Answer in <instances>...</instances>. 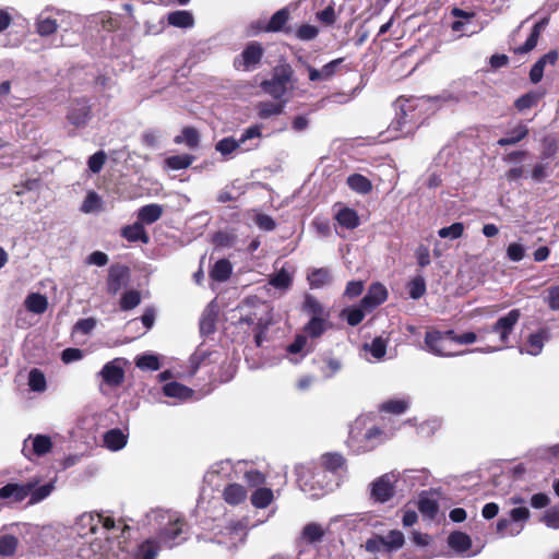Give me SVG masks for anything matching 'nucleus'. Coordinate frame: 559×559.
Masks as SVG:
<instances>
[{"instance_id":"1","label":"nucleus","mask_w":559,"mask_h":559,"mask_svg":"<svg viewBox=\"0 0 559 559\" xmlns=\"http://www.w3.org/2000/svg\"><path fill=\"white\" fill-rule=\"evenodd\" d=\"M320 466L302 468L301 472L298 473V483L302 490H312L316 488V485H318L320 489L324 488L323 483L319 479L323 476L324 472L336 475L340 472L347 471V460L338 452L323 453L320 457Z\"/></svg>"},{"instance_id":"2","label":"nucleus","mask_w":559,"mask_h":559,"mask_svg":"<svg viewBox=\"0 0 559 559\" xmlns=\"http://www.w3.org/2000/svg\"><path fill=\"white\" fill-rule=\"evenodd\" d=\"M521 316L522 313L520 309H512L506 316L500 317L492 326L479 329L478 333L480 337L488 333H496L499 335L501 345L497 348H492L491 350L507 347L509 344V337L512 334Z\"/></svg>"},{"instance_id":"3","label":"nucleus","mask_w":559,"mask_h":559,"mask_svg":"<svg viewBox=\"0 0 559 559\" xmlns=\"http://www.w3.org/2000/svg\"><path fill=\"white\" fill-rule=\"evenodd\" d=\"M264 56V48L259 41H250L242 52L235 57L234 68L238 71H252L259 67Z\"/></svg>"},{"instance_id":"4","label":"nucleus","mask_w":559,"mask_h":559,"mask_svg":"<svg viewBox=\"0 0 559 559\" xmlns=\"http://www.w3.org/2000/svg\"><path fill=\"white\" fill-rule=\"evenodd\" d=\"M261 129H262V126L254 124V126L247 128L242 132V134L240 135V138L238 140H236L233 136L223 138L222 140H219L216 143L215 148L217 152H219L224 156L229 155V154L234 153L236 150H238L239 147H241V145H245L247 143V141L257 139V138H261L262 136Z\"/></svg>"},{"instance_id":"5","label":"nucleus","mask_w":559,"mask_h":559,"mask_svg":"<svg viewBox=\"0 0 559 559\" xmlns=\"http://www.w3.org/2000/svg\"><path fill=\"white\" fill-rule=\"evenodd\" d=\"M187 522L182 518H176L170 520L165 527H163L157 534L158 545H163L167 548H173L179 545L185 538H181Z\"/></svg>"},{"instance_id":"6","label":"nucleus","mask_w":559,"mask_h":559,"mask_svg":"<svg viewBox=\"0 0 559 559\" xmlns=\"http://www.w3.org/2000/svg\"><path fill=\"white\" fill-rule=\"evenodd\" d=\"M124 360L122 358H115L104 365L99 371V376L105 384L110 388L120 386L124 381Z\"/></svg>"},{"instance_id":"7","label":"nucleus","mask_w":559,"mask_h":559,"mask_svg":"<svg viewBox=\"0 0 559 559\" xmlns=\"http://www.w3.org/2000/svg\"><path fill=\"white\" fill-rule=\"evenodd\" d=\"M130 276V269L120 263L111 264L106 281L107 293L116 295L127 283Z\"/></svg>"},{"instance_id":"8","label":"nucleus","mask_w":559,"mask_h":559,"mask_svg":"<svg viewBox=\"0 0 559 559\" xmlns=\"http://www.w3.org/2000/svg\"><path fill=\"white\" fill-rule=\"evenodd\" d=\"M449 336L445 332L438 330L428 331L425 335V345L430 353L437 356H453L454 353L448 348Z\"/></svg>"},{"instance_id":"9","label":"nucleus","mask_w":559,"mask_h":559,"mask_svg":"<svg viewBox=\"0 0 559 559\" xmlns=\"http://www.w3.org/2000/svg\"><path fill=\"white\" fill-rule=\"evenodd\" d=\"M388 289L379 282L372 283L369 286L367 294L361 298V307L368 312L376 309L388 299Z\"/></svg>"},{"instance_id":"10","label":"nucleus","mask_w":559,"mask_h":559,"mask_svg":"<svg viewBox=\"0 0 559 559\" xmlns=\"http://www.w3.org/2000/svg\"><path fill=\"white\" fill-rule=\"evenodd\" d=\"M395 487L389 475H382L372 483L371 498L380 503H384L393 498Z\"/></svg>"},{"instance_id":"11","label":"nucleus","mask_w":559,"mask_h":559,"mask_svg":"<svg viewBox=\"0 0 559 559\" xmlns=\"http://www.w3.org/2000/svg\"><path fill=\"white\" fill-rule=\"evenodd\" d=\"M33 487V483H9L0 488V499L10 500L12 502H21L29 496Z\"/></svg>"},{"instance_id":"12","label":"nucleus","mask_w":559,"mask_h":559,"mask_svg":"<svg viewBox=\"0 0 559 559\" xmlns=\"http://www.w3.org/2000/svg\"><path fill=\"white\" fill-rule=\"evenodd\" d=\"M92 108L86 99H78L70 108L67 119L75 127H84L91 119Z\"/></svg>"},{"instance_id":"13","label":"nucleus","mask_w":559,"mask_h":559,"mask_svg":"<svg viewBox=\"0 0 559 559\" xmlns=\"http://www.w3.org/2000/svg\"><path fill=\"white\" fill-rule=\"evenodd\" d=\"M559 53L557 50H550L542 56L530 70V80L532 83L537 84L544 76V70L546 64L555 66L558 61Z\"/></svg>"},{"instance_id":"14","label":"nucleus","mask_w":559,"mask_h":559,"mask_svg":"<svg viewBox=\"0 0 559 559\" xmlns=\"http://www.w3.org/2000/svg\"><path fill=\"white\" fill-rule=\"evenodd\" d=\"M548 22H549L548 17H544L539 22H537L533 26L531 34L527 37V39L525 40V43L519 47H515L513 49V52L515 55H524V53L532 51L537 46L540 33L547 26Z\"/></svg>"},{"instance_id":"15","label":"nucleus","mask_w":559,"mask_h":559,"mask_svg":"<svg viewBox=\"0 0 559 559\" xmlns=\"http://www.w3.org/2000/svg\"><path fill=\"white\" fill-rule=\"evenodd\" d=\"M289 20V11L284 8L276 11L270 19V21L261 26V31L266 33H276V32H285L288 33L290 31L289 27H286V24Z\"/></svg>"},{"instance_id":"16","label":"nucleus","mask_w":559,"mask_h":559,"mask_svg":"<svg viewBox=\"0 0 559 559\" xmlns=\"http://www.w3.org/2000/svg\"><path fill=\"white\" fill-rule=\"evenodd\" d=\"M121 236L130 242L141 241L145 245L150 242V236L146 233L143 224H141L139 221L132 225L122 227Z\"/></svg>"},{"instance_id":"17","label":"nucleus","mask_w":559,"mask_h":559,"mask_svg":"<svg viewBox=\"0 0 559 559\" xmlns=\"http://www.w3.org/2000/svg\"><path fill=\"white\" fill-rule=\"evenodd\" d=\"M223 499L229 506H238L246 501L247 490L240 484H228L223 490Z\"/></svg>"},{"instance_id":"18","label":"nucleus","mask_w":559,"mask_h":559,"mask_svg":"<svg viewBox=\"0 0 559 559\" xmlns=\"http://www.w3.org/2000/svg\"><path fill=\"white\" fill-rule=\"evenodd\" d=\"M334 218L346 229H355L360 225V218L357 211L347 206L341 207Z\"/></svg>"},{"instance_id":"19","label":"nucleus","mask_w":559,"mask_h":559,"mask_svg":"<svg viewBox=\"0 0 559 559\" xmlns=\"http://www.w3.org/2000/svg\"><path fill=\"white\" fill-rule=\"evenodd\" d=\"M550 337L548 329H540L536 333L530 334L527 338L526 353L533 356H537L542 353L544 343Z\"/></svg>"},{"instance_id":"20","label":"nucleus","mask_w":559,"mask_h":559,"mask_svg":"<svg viewBox=\"0 0 559 559\" xmlns=\"http://www.w3.org/2000/svg\"><path fill=\"white\" fill-rule=\"evenodd\" d=\"M286 100L273 102H259L255 105L257 115L260 119H269L273 116H278L284 112Z\"/></svg>"},{"instance_id":"21","label":"nucleus","mask_w":559,"mask_h":559,"mask_svg":"<svg viewBox=\"0 0 559 559\" xmlns=\"http://www.w3.org/2000/svg\"><path fill=\"white\" fill-rule=\"evenodd\" d=\"M163 393L168 397L178 399L180 401H186L192 397L193 390L188 388L187 385L173 381L168 382L163 386Z\"/></svg>"},{"instance_id":"22","label":"nucleus","mask_w":559,"mask_h":559,"mask_svg":"<svg viewBox=\"0 0 559 559\" xmlns=\"http://www.w3.org/2000/svg\"><path fill=\"white\" fill-rule=\"evenodd\" d=\"M417 507L419 512L430 520L436 519L439 512L438 501L430 498L427 491H423L419 495Z\"/></svg>"},{"instance_id":"23","label":"nucleus","mask_w":559,"mask_h":559,"mask_svg":"<svg viewBox=\"0 0 559 559\" xmlns=\"http://www.w3.org/2000/svg\"><path fill=\"white\" fill-rule=\"evenodd\" d=\"M528 128L524 123H519L515 128L507 132V136L501 138L497 141L499 146L514 145L524 140L528 135Z\"/></svg>"},{"instance_id":"24","label":"nucleus","mask_w":559,"mask_h":559,"mask_svg":"<svg viewBox=\"0 0 559 559\" xmlns=\"http://www.w3.org/2000/svg\"><path fill=\"white\" fill-rule=\"evenodd\" d=\"M160 546L156 539L147 538L142 542L133 554V559H156Z\"/></svg>"},{"instance_id":"25","label":"nucleus","mask_w":559,"mask_h":559,"mask_svg":"<svg viewBox=\"0 0 559 559\" xmlns=\"http://www.w3.org/2000/svg\"><path fill=\"white\" fill-rule=\"evenodd\" d=\"M163 215V206L156 203L142 206L138 212V219L141 224L151 225L157 222Z\"/></svg>"},{"instance_id":"26","label":"nucleus","mask_w":559,"mask_h":559,"mask_svg":"<svg viewBox=\"0 0 559 559\" xmlns=\"http://www.w3.org/2000/svg\"><path fill=\"white\" fill-rule=\"evenodd\" d=\"M307 280L311 289H319L329 284L332 280L330 270L328 267L312 269Z\"/></svg>"},{"instance_id":"27","label":"nucleus","mask_w":559,"mask_h":559,"mask_svg":"<svg viewBox=\"0 0 559 559\" xmlns=\"http://www.w3.org/2000/svg\"><path fill=\"white\" fill-rule=\"evenodd\" d=\"M104 443L109 450L118 451L127 444V436L119 428H114L104 435Z\"/></svg>"},{"instance_id":"28","label":"nucleus","mask_w":559,"mask_h":559,"mask_svg":"<svg viewBox=\"0 0 559 559\" xmlns=\"http://www.w3.org/2000/svg\"><path fill=\"white\" fill-rule=\"evenodd\" d=\"M301 310L305 313L311 316V318L312 317H317V318L329 317V313H326L324 311L322 304L313 295H310V294L305 295Z\"/></svg>"},{"instance_id":"29","label":"nucleus","mask_w":559,"mask_h":559,"mask_svg":"<svg viewBox=\"0 0 559 559\" xmlns=\"http://www.w3.org/2000/svg\"><path fill=\"white\" fill-rule=\"evenodd\" d=\"M231 272V263L226 259H221L213 265L212 270L210 271V276L213 281L222 283L230 277Z\"/></svg>"},{"instance_id":"30","label":"nucleus","mask_w":559,"mask_h":559,"mask_svg":"<svg viewBox=\"0 0 559 559\" xmlns=\"http://www.w3.org/2000/svg\"><path fill=\"white\" fill-rule=\"evenodd\" d=\"M450 548L459 552H465L472 547L471 537L464 532H453L448 537Z\"/></svg>"},{"instance_id":"31","label":"nucleus","mask_w":559,"mask_h":559,"mask_svg":"<svg viewBox=\"0 0 559 559\" xmlns=\"http://www.w3.org/2000/svg\"><path fill=\"white\" fill-rule=\"evenodd\" d=\"M347 186L359 194H368L372 190V182L360 174H353L347 177Z\"/></svg>"},{"instance_id":"32","label":"nucleus","mask_w":559,"mask_h":559,"mask_svg":"<svg viewBox=\"0 0 559 559\" xmlns=\"http://www.w3.org/2000/svg\"><path fill=\"white\" fill-rule=\"evenodd\" d=\"M176 144L185 143L189 148H195L200 144V133L194 127H185L181 134L175 136Z\"/></svg>"},{"instance_id":"33","label":"nucleus","mask_w":559,"mask_h":559,"mask_svg":"<svg viewBox=\"0 0 559 559\" xmlns=\"http://www.w3.org/2000/svg\"><path fill=\"white\" fill-rule=\"evenodd\" d=\"M260 87L262 91L270 95L272 98L276 100H283L282 98L287 93L288 87L283 83L276 82L273 78L270 80H264L261 82Z\"/></svg>"},{"instance_id":"34","label":"nucleus","mask_w":559,"mask_h":559,"mask_svg":"<svg viewBox=\"0 0 559 559\" xmlns=\"http://www.w3.org/2000/svg\"><path fill=\"white\" fill-rule=\"evenodd\" d=\"M273 491L266 487L257 488L251 495V503L258 509L267 508L273 501Z\"/></svg>"},{"instance_id":"35","label":"nucleus","mask_w":559,"mask_h":559,"mask_svg":"<svg viewBox=\"0 0 559 559\" xmlns=\"http://www.w3.org/2000/svg\"><path fill=\"white\" fill-rule=\"evenodd\" d=\"M25 307L28 311L33 313L41 314L48 308V300L41 294L32 293L25 299Z\"/></svg>"},{"instance_id":"36","label":"nucleus","mask_w":559,"mask_h":559,"mask_svg":"<svg viewBox=\"0 0 559 559\" xmlns=\"http://www.w3.org/2000/svg\"><path fill=\"white\" fill-rule=\"evenodd\" d=\"M169 25L180 28L191 27L194 23L193 15L189 11H174L167 16Z\"/></svg>"},{"instance_id":"37","label":"nucleus","mask_w":559,"mask_h":559,"mask_svg":"<svg viewBox=\"0 0 559 559\" xmlns=\"http://www.w3.org/2000/svg\"><path fill=\"white\" fill-rule=\"evenodd\" d=\"M323 536L324 530L318 523H309L301 531V538L308 544L321 542Z\"/></svg>"},{"instance_id":"38","label":"nucleus","mask_w":559,"mask_h":559,"mask_svg":"<svg viewBox=\"0 0 559 559\" xmlns=\"http://www.w3.org/2000/svg\"><path fill=\"white\" fill-rule=\"evenodd\" d=\"M542 96L543 95L538 92H534V91L527 92L515 99L514 107L519 111H524V110L531 109V108L537 106Z\"/></svg>"},{"instance_id":"39","label":"nucleus","mask_w":559,"mask_h":559,"mask_svg":"<svg viewBox=\"0 0 559 559\" xmlns=\"http://www.w3.org/2000/svg\"><path fill=\"white\" fill-rule=\"evenodd\" d=\"M326 319H328V317H324V318L312 317L308 321V323L305 325L304 331L311 338L320 337L326 330Z\"/></svg>"},{"instance_id":"40","label":"nucleus","mask_w":559,"mask_h":559,"mask_svg":"<svg viewBox=\"0 0 559 559\" xmlns=\"http://www.w3.org/2000/svg\"><path fill=\"white\" fill-rule=\"evenodd\" d=\"M269 284L277 289L286 290L292 286L293 277L285 269H282L270 276Z\"/></svg>"},{"instance_id":"41","label":"nucleus","mask_w":559,"mask_h":559,"mask_svg":"<svg viewBox=\"0 0 559 559\" xmlns=\"http://www.w3.org/2000/svg\"><path fill=\"white\" fill-rule=\"evenodd\" d=\"M141 302V294L139 290L130 289L122 294L119 301L120 310L129 311L134 309Z\"/></svg>"},{"instance_id":"42","label":"nucleus","mask_w":559,"mask_h":559,"mask_svg":"<svg viewBox=\"0 0 559 559\" xmlns=\"http://www.w3.org/2000/svg\"><path fill=\"white\" fill-rule=\"evenodd\" d=\"M134 362L135 366L141 370L156 371L160 368L159 358L153 354L139 355Z\"/></svg>"},{"instance_id":"43","label":"nucleus","mask_w":559,"mask_h":559,"mask_svg":"<svg viewBox=\"0 0 559 559\" xmlns=\"http://www.w3.org/2000/svg\"><path fill=\"white\" fill-rule=\"evenodd\" d=\"M294 75V70L289 63H280L273 69V79L278 83H283L288 86L292 82Z\"/></svg>"},{"instance_id":"44","label":"nucleus","mask_w":559,"mask_h":559,"mask_svg":"<svg viewBox=\"0 0 559 559\" xmlns=\"http://www.w3.org/2000/svg\"><path fill=\"white\" fill-rule=\"evenodd\" d=\"M194 160V157L189 154L173 155L165 159L166 165L173 170H180L188 168Z\"/></svg>"},{"instance_id":"45","label":"nucleus","mask_w":559,"mask_h":559,"mask_svg":"<svg viewBox=\"0 0 559 559\" xmlns=\"http://www.w3.org/2000/svg\"><path fill=\"white\" fill-rule=\"evenodd\" d=\"M52 449V441L46 435H37L33 439V453L37 456H44Z\"/></svg>"},{"instance_id":"46","label":"nucleus","mask_w":559,"mask_h":559,"mask_svg":"<svg viewBox=\"0 0 559 559\" xmlns=\"http://www.w3.org/2000/svg\"><path fill=\"white\" fill-rule=\"evenodd\" d=\"M28 385L34 392H44L47 388L44 372L37 368L32 369L28 373Z\"/></svg>"},{"instance_id":"47","label":"nucleus","mask_w":559,"mask_h":559,"mask_svg":"<svg viewBox=\"0 0 559 559\" xmlns=\"http://www.w3.org/2000/svg\"><path fill=\"white\" fill-rule=\"evenodd\" d=\"M19 539L14 535H2L0 537V555L4 557L13 556L16 551Z\"/></svg>"},{"instance_id":"48","label":"nucleus","mask_w":559,"mask_h":559,"mask_svg":"<svg viewBox=\"0 0 559 559\" xmlns=\"http://www.w3.org/2000/svg\"><path fill=\"white\" fill-rule=\"evenodd\" d=\"M404 535L401 531L393 530L390 531L389 534L384 537V543L386 547V552H391L393 550H397L404 545Z\"/></svg>"},{"instance_id":"49","label":"nucleus","mask_w":559,"mask_h":559,"mask_svg":"<svg viewBox=\"0 0 559 559\" xmlns=\"http://www.w3.org/2000/svg\"><path fill=\"white\" fill-rule=\"evenodd\" d=\"M409 297L419 299L426 293V282L421 275H417L407 285Z\"/></svg>"},{"instance_id":"50","label":"nucleus","mask_w":559,"mask_h":559,"mask_svg":"<svg viewBox=\"0 0 559 559\" xmlns=\"http://www.w3.org/2000/svg\"><path fill=\"white\" fill-rule=\"evenodd\" d=\"M58 29V23L55 19L45 17L38 19L36 22V32L38 35L46 37L56 33Z\"/></svg>"},{"instance_id":"51","label":"nucleus","mask_w":559,"mask_h":559,"mask_svg":"<svg viewBox=\"0 0 559 559\" xmlns=\"http://www.w3.org/2000/svg\"><path fill=\"white\" fill-rule=\"evenodd\" d=\"M464 234V225L461 222L453 223L450 226L442 227L438 230L440 238L459 239Z\"/></svg>"},{"instance_id":"52","label":"nucleus","mask_w":559,"mask_h":559,"mask_svg":"<svg viewBox=\"0 0 559 559\" xmlns=\"http://www.w3.org/2000/svg\"><path fill=\"white\" fill-rule=\"evenodd\" d=\"M346 316V321L350 326L358 325L365 318L367 310L361 307V302L358 307L345 309L343 311Z\"/></svg>"},{"instance_id":"53","label":"nucleus","mask_w":559,"mask_h":559,"mask_svg":"<svg viewBox=\"0 0 559 559\" xmlns=\"http://www.w3.org/2000/svg\"><path fill=\"white\" fill-rule=\"evenodd\" d=\"M102 206V199L95 191H90L81 206V211L84 213H91L99 210Z\"/></svg>"},{"instance_id":"54","label":"nucleus","mask_w":559,"mask_h":559,"mask_svg":"<svg viewBox=\"0 0 559 559\" xmlns=\"http://www.w3.org/2000/svg\"><path fill=\"white\" fill-rule=\"evenodd\" d=\"M411 123V120H408V116L404 108H401V112L396 115V118L391 122L390 129L395 131H402L405 134H408L412 132V124L405 129L406 124Z\"/></svg>"},{"instance_id":"55","label":"nucleus","mask_w":559,"mask_h":559,"mask_svg":"<svg viewBox=\"0 0 559 559\" xmlns=\"http://www.w3.org/2000/svg\"><path fill=\"white\" fill-rule=\"evenodd\" d=\"M106 159H107V155L104 151H98V152L94 153L93 155H91L88 157V160H87L88 169L93 174H98L103 169V167L106 163Z\"/></svg>"},{"instance_id":"56","label":"nucleus","mask_w":559,"mask_h":559,"mask_svg":"<svg viewBox=\"0 0 559 559\" xmlns=\"http://www.w3.org/2000/svg\"><path fill=\"white\" fill-rule=\"evenodd\" d=\"M52 489V484H45L39 487L34 486L29 493V503L34 504L40 502L51 493Z\"/></svg>"},{"instance_id":"57","label":"nucleus","mask_w":559,"mask_h":559,"mask_svg":"<svg viewBox=\"0 0 559 559\" xmlns=\"http://www.w3.org/2000/svg\"><path fill=\"white\" fill-rule=\"evenodd\" d=\"M407 406V402L403 400H389L381 405V411L399 415L403 414Z\"/></svg>"},{"instance_id":"58","label":"nucleus","mask_w":559,"mask_h":559,"mask_svg":"<svg viewBox=\"0 0 559 559\" xmlns=\"http://www.w3.org/2000/svg\"><path fill=\"white\" fill-rule=\"evenodd\" d=\"M365 548L369 552H386V547L384 543V537L380 535H373L371 538H368L365 543Z\"/></svg>"},{"instance_id":"59","label":"nucleus","mask_w":559,"mask_h":559,"mask_svg":"<svg viewBox=\"0 0 559 559\" xmlns=\"http://www.w3.org/2000/svg\"><path fill=\"white\" fill-rule=\"evenodd\" d=\"M447 335L449 336L450 342L457 344H472L477 340V334L474 332H465L457 335L453 330H448Z\"/></svg>"},{"instance_id":"60","label":"nucleus","mask_w":559,"mask_h":559,"mask_svg":"<svg viewBox=\"0 0 559 559\" xmlns=\"http://www.w3.org/2000/svg\"><path fill=\"white\" fill-rule=\"evenodd\" d=\"M319 34V28L311 24H302L296 31V36L300 40H312Z\"/></svg>"},{"instance_id":"61","label":"nucleus","mask_w":559,"mask_h":559,"mask_svg":"<svg viewBox=\"0 0 559 559\" xmlns=\"http://www.w3.org/2000/svg\"><path fill=\"white\" fill-rule=\"evenodd\" d=\"M369 350L374 358H383L386 353V341L381 336L374 337L369 346Z\"/></svg>"},{"instance_id":"62","label":"nucleus","mask_w":559,"mask_h":559,"mask_svg":"<svg viewBox=\"0 0 559 559\" xmlns=\"http://www.w3.org/2000/svg\"><path fill=\"white\" fill-rule=\"evenodd\" d=\"M345 58H336L321 68L324 81H330L337 72L340 66L344 62Z\"/></svg>"},{"instance_id":"63","label":"nucleus","mask_w":559,"mask_h":559,"mask_svg":"<svg viewBox=\"0 0 559 559\" xmlns=\"http://www.w3.org/2000/svg\"><path fill=\"white\" fill-rule=\"evenodd\" d=\"M542 521L550 528L558 530L559 528V508L552 507L548 509L543 518Z\"/></svg>"},{"instance_id":"64","label":"nucleus","mask_w":559,"mask_h":559,"mask_svg":"<svg viewBox=\"0 0 559 559\" xmlns=\"http://www.w3.org/2000/svg\"><path fill=\"white\" fill-rule=\"evenodd\" d=\"M546 300L551 310H559V284L547 289Z\"/></svg>"}]
</instances>
